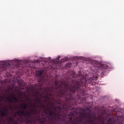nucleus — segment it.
I'll return each instance as SVG.
<instances>
[{
	"mask_svg": "<svg viewBox=\"0 0 124 124\" xmlns=\"http://www.w3.org/2000/svg\"><path fill=\"white\" fill-rule=\"evenodd\" d=\"M88 78H81L79 81L73 80L72 81L71 90V98L75 100V104H70V109L68 115L69 119L65 124H116L113 122L112 118H109L107 123L104 122L103 119L100 116H96L93 112H86L83 108H78L73 106L76 105V102L80 100L83 92L80 87H85L87 84Z\"/></svg>",
	"mask_w": 124,
	"mask_h": 124,
	"instance_id": "obj_2",
	"label": "nucleus"
},
{
	"mask_svg": "<svg viewBox=\"0 0 124 124\" xmlns=\"http://www.w3.org/2000/svg\"><path fill=\"white\" fill-rule=\"evenodd\" d=\"M88 80L90 81V83H91L92 82V78H90Z\"/></svg>",
	"mask_w": 124,
	"mask_h": 124,
	"instance_id": "obj_16",
	"label": "nucleus"
},
{
	"mask_svg": "<svg viewBox=\"0 0 124 124\" xmlns=\"http://www.w3.org/2000/svg\"><path fill=\"white\" fill-rule=\"evenodd\" d=\"M6 99L7 101H8L10 103H17L18 101V98H17V97L12 95H11V97H7Z\"/></svg>",
	"mask_w": 124,
	"mask_h": 124,
	"instance_id": "obj_5",
	"label": "nucleus"
},
{
	"mask_svg": "<svg viewBox=\"0 0 124 124\" xmlns=\"http://www.w3.org/2000/svg\"><path fill=\"white\" fill-rule=\"evenodd\" d=\"M7 67H6V64L4 63L3 68L2 69V70L0 68V71H2L3 70L4 71L5 68H7Z\"/></svg>",
	"mask_w": 124,
	"mask_h": 124,
	"instance_id": "obj_11",
	"label": "nucleus"
},
{
	"mask_svg": "<svg viewBox=\"0 0 124 124\" xmlns=\"http://www.w3.org/2000/svg\"><path fill=\"white\" fill-rule=\"evenodd\" d=\"M9 123H13L14 121V117H8Z\"/></svg>",
	"mask_w": 124,
	"mask_h": 124,
	"instance_id": "obj_10",
	"label": "nucleus"
},
{
	"mask_svg": "<svg viewBox=\"0 0 124 124\" xmlns=\"http://www.w3.org/2000/svg\"><path fill=\"white\" fill-rule=\"evenodd\" d=\"M14 118H16V114H15V115H14Z\"/></svg>",
	"mask_w": 124,
	"mask_h": 124,
	"instance_id": "obj_17",
	"label": "nucleus"
},
{
	"mask_svg": "<svg viewBox=\"0 0 124 124\" xmlns=\"http://www.w3.org/2000/svg\"><path fill=\"white\" fill-rule=\"evenodd\" d=\"M87 74L83 71L78 72V75L75 72H71L69 78H87Z\"/></svg>",
	"mask_w": 124,
	"mask_h": 124,
	"instance_id": "obj_4",
	"label": "nucleus"
},
{
	"mask_svg": "<svg viewBox=\"0 0 124 124\" xmlns=\"http://www.w3.org/2000/svg\"><path fill=\"white\" fill-rule=\"evenodd\" d=\"M38 82L39 84H40V86H43V85H45L47 82H46V79L45 78H40V79H38Z\"/></svg>",
	"mask_w": 124,
	"mask_h": 124,
	"instance_id": "obj_7",
	"label": "nucleus"
},
{
	"mask_svg": "<svg viewBox=\"0 0 124 124\" xmlns=\"http://www.w3.org/2000/svg\"><path fill=\"white\" fill-rule=\"evenodd\" d=\"M12 67H13L14 69H17L20 67V65L18 63L14 62L13 65H12Z\"/></svg>",
	"mask_w": 124,
	"mask_h": 124,
	"instance_id": "obj_9",
	"label": "nucleus"
},
{
	"mask_svg": "<svg viewBox=\"0 0 124 124\" xmlns=\"http://www.w3.org/2000/svg\"><path fill=\"white\" fill-rule=\"evenodd\" d=\"M0 84H1V85H2V83H1V81L0 82ZM1 87H2V85L0 86V88H1Z\"/></svg>",
	"mask_w": 124,
	"mask_h": 124,
	"instance_id": "obj_15",
	"label": "nucleus"
},
{
	"mask_svg": "<svg viewBox=\"0 0 124 124\" xmlns=\"http://www.w3.org/2000/svg\"><path fill=\"white\" fill-rule=\"evenodd\" d=\"M20 109H23V110H28V104H22L20 105Z\"/></svg>",
	"mask_w": 124,
	"mask_h": 124,
	"instance_id": "obj_8",
	"label": "nucleus"
},
{
	"mask_svg": "<svg viewBox=\"0 0 124 124\" xmlns=\"http://www.w3.org/2000/svg\"><path fill=\"white\" fill-rule=\"evenodd\" d=\"M72 81L55 80L53 86L42 98H37L35 104L31 103V100L28 99L31 106L33 108L31 112L36 116L35 118H27V124H65L69 117L70 106L75 103V100L71 99V85ZM20 118L13 124H23V117L29 116L31 112L18 110L16 112Z\"/></svg>",
	"mask_w": 124,
	"mask_h": 124,
	"instance_id": "obj_1",
	"label": "nucleus"
},
{
	"mask_svg": "<svg viewBox=\"0 0 124 124\" xmlns=\"http://www.w3.org/2000/svg\"><path fill=\"white\" fill-rule=\"evenodd\" d=\"M35 74L37 77L45 78V72L43 70L36 71Z\"/></svg>",
	"mask_w": 124,
	"mask_h": 124,
	"instance_id": "obj_6",
	"label": "nucleus"
},
{
	"mask_svg": "<svg viewBox=\"0 0 124 124\" xmlns=\"http://www.w3.org/2000/svg\"><path fill=\"white\" fill-rule=\"evenodd\" d=\"M8 109L12 110V108L11 106H9V108H4L3 109L0 110V124H4L5 123V121H3V118L7 117L8 113H5V112H8Z\"/></svg>",
	"mask_w": 124,
	"mask_h": 124,
	"instance_id": "obj_3",
	"label": "nucleus"
},
{
	"mask_svg": "<svg viewBox=\"0 0 124 124\" xmlns=\"http://www.w3.org/2000/svg\"><path fill=\"white\" fill-rule=\"evenodd\" d=\"M57 61H59L60 60V56H58V58H56Z\"/></svg>",
	"mask_w": 124,
	"mask_h": 124,
	"instance_id": "obj_14",
	"label": "nucleus"
},
{
	"mask_svg": "<svg viewBox=\"0 0 124 124\" xmlns=\"http://www.w3.org/2000/svg\"><path fill=\"white\" fill-rule=\"evenodd\" d=\"M95 78H97V77H95Z\"/></svg>",
	"mask_w": 124,
	"mask_h": 124,
	"instance_id": "obj_18",
	"label": "nucleus"
},
{
	"mask_svg": "<svg viewBox=\"0 0 124 124\" xmlns=\"http://www.w3.org/2000/svg\"><path fill=\"white\" fill-rule=\"evenodd\" d=\"M0 101H3V100H4V96H0Z\"/></svg>",
	"mask_w": 124,
	"mask_h": 124,
	"instance_id": "obj_12",
	"label": "nucleus"
},
{
	"mask_svg": "<svg viewBox=\"0 0 124 124\" xmlns=\"http://www.w3.org/2000/svg\"><path fill=\"white\" fill-rule=\"evenodd\" d=\"M65 66H68V67H70V65L69 64H66Z\"/></svg>",
	"mask_w": 124,
	"mask_h": 124,
	"instance_id": "obj_13",
	"label": "nucleus"
}]
</instances>
